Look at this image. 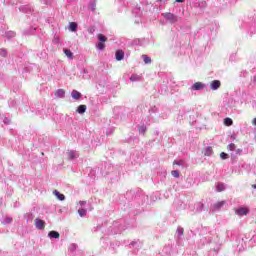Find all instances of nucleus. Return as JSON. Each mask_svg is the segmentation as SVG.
Masks as SVG:
<instances>
[{
    "instance_id": "obj_1",
    "label": "nucleus",
    "mask_w": 256,
    "mask_h": 256,
    "mask_svg": "<svg viewBox=\"0 0 256 256\" xmlns=\"http://www.w3.org/2000/svg\"><path fill=\"white\" fill-rule=\"evenodd\" d=\"M163 16L166 19V21L170 22L171 24L178 22V17L172 13H164Z\"/></svg>"
},
{
    "instance_id": "obj_2",
    "label": "nucleus",
    "mask_w": 256,
    "mask_h": 256,
    "mask_svg": "<svg viewBox=\"0 0 256 256\" xmlns=\"http://www.w3.org/2000/svg\"><path fill=\"white\" fill-rule=\"evenodd\" d=\"M34 225L36 229L43 230L46 227V222L39 218H36L34 221Z\"/></svg>"
},
{
    "instance_id": "obj_3",
    "label": "nucleus",
    "mask_w": 256,
    "mask_h": 256,
    "mask_svg": "<svg viewBox=\"0 0 256 256\" xmlns=\"http://www.w3.org/2000/svg\"><path fill=\"white\" fill-rule=\"evenodd\" d=\"M221 88V81L220 80H214L210 83V89L215 91Z\"/></svg>"
},
{
    "instance_id": "obj_4",
    "label": "nucleus",
    "mask_w": 256,
    "mask_h": 256,
    "mask_svg": "<svg viewBox=\"0 0 256 256\" xmlns=\"http://www.w3.org/2000/svg\"><path fill=\"white\" fill-rule=\"evenodd\" d=\"M249 213V209L246 207H240L235 211V214L238 216H246Z\"/></svg>"
},
{
    "instance_id": "obj_5",
    "label": "nucleus",
    "mask_w": 256,
    "mask_h": 256,
    "mask_svg": "<svg viewBox=\"0 0 256 256\" xmlns=\"http://www.w3.org/2000/svg\"><path fill=\"white\" fill-rule=\"evenodd\" d=\"M204 88H205V85L202 82H195L194 85H192L191 90L201 91Z\"/></svg>"
},
{
    "instance_id": "obj_6",
    "label": "nucleus",
    "mask_w": 256,
    "mask_h": 256,
    "mask_svg": "<svg viewBox=\"0 0 256 256\" xmlns=\"http://www.w3.org/2000/svg\"><path fill=\"white\" fill-rule=\"evenodd\" d=\"M124 56H125L124 51H122V50L116 51V60L117 61H122L124 59Z\"/></svg>"
},
{
    "instance_id": "obj_7",
    "label": "nucleus",
    "mask_w": 256,
    "mask_h": 256,
    "mask_svg": "<svg viewBox=\"0 0 256 256\" xmlns=\"http://www.w3.org/2000/svg\"><path fill=\"white\" fill-rule=\"evenodd\" d=\"M66 91L64 89H58L57 92H55V96L58 98H65Z\"/></svg>"
},
{
    "instance_id": "obj_8",
    "label": "nucleus",
    "mask_w": 256,
    "mask_h": 256,
    "mask_svg": "<svg viewBox=\"0 0 256 256\" xmlns=\"http://www.w3.org/2000/svg\"><path fill=\"white\" fill-rule=\"evenodd\" d=\"M53 194L58 198L59 201H65V195L58 192V190H54Z\"/></svg>"
},
{
    "instance_id": "obj_9",
    "label": "nucleus",
    "mask_w": 256,
    "mask_h": 256,
    "mask_svg": "<svg viewBox=\"0 0 256 256\" xmlns=\"http://www.w3.org/2000/svg\"><path fill=\"white\" fill-rule=\"evenodd\" d=\"M87 110V107L85 104H82V105H79L78 108H77V112L79 114H84Z\"/></svg>"
},
{
    "instance_id": "obj_10",
    "label": "nucleus",
    "mask_w": 256,
    "mask_h": 256,
    "mask_svg": "<svg viewBox=\"0 0 256 256\" xmlns=\"http://www.w3.org/2000/svg\"><path fill=\"white\" fill-rule=\"evenodd\" d=\"M82 97V94L80 92H78L77 90H73L72 91V98L73 99H80Z\"/></svg>"
},
{
    "instance_id": "obj_11",
    "label": "nucleus",
    "mask_w": 256,
    "mask_h": 256,
    "mask_svg": "<svg viewBox=\"0 0 256 256\" xmlns=\"http://www.w3.org/2000/svg\"><path fill=\"white\" fill-rule=\"evenodd\" d=\"M48 236L53 239H59V233L56 231H50Z\"/></svg>"
},
{
    "instance_id": "obj_12",
    "label": "nucleus",
    "mask_w": 256,
    "mask_h": 256,
    "mask_svg": "<svg viewBox=\"0 0 256 256\" xmlns=\"http://www.w3.org/2000/svg\"><path fill=\"white\" fill-rule=\"evenodd\" d=\"M224 189H225V186H224L223 183L219 182L218 184H216V190H217L219 193L223 192Z\"/></svg>"
},
{
    "instance_id": "obj_13",
    "label": "nucleus",
    "mask_w": 256,
    "mask_h": 256,
    "mask_svg": "<svg viewBox=\"0 0 256 256\" xmlns=\"http://www.w3.org/2000/svg\"><path fill=\"white\" fill-rule=\"evenodd\" d=\"M69 30L72 32H76L77 31V23H74V22L69 23Z\"/></svg>"
},
{
    "instance_id": "obj_14",
    "label": "nucleus",
    "mask_w": 256,
    "mask_h": 256,
    "mask_svg": "<svg viewBox=\"0 0 256 256\" xmlns=\"http://www.w3.org/2000/svg\"><path fill=\"white\" fill-rule=\"evenodd\" d=\"M224 125H225L226 127L232 126V125H233V120H232L231 118H225V119H224Z\"/></svg>"
},
{
    "instance_id": "obj_15",
    "label": "nucleus",
    "mask_w": 256,
    "mask_h": 256,
    "mask_svg": "<svg viewBox=\"0 0 256 256\" xmlns=\"http://www.w3.org/2000/svg\"><path fill=\"white\" fill-rule=\"evenodd\" d=\"M224 205H225V202H224V201H222V202H217V203L214 204V209L219 210V209H221Z\"/></svg>"
},
{
    "instance_id": "obj_16",
    "label": "nucleus",
    "mask_w": 256,
    "mask_h": 256,
    "mask_svg": "<svg viewBox=\"0 0 256 256\" xmlns=\"http://www.w3.org/2000/svg\"><path fill=\"white\" fill-rule=\"evenodd\" d=\"M98 41H99L100 43H105V42L107 41V38H106V36L103 35V34H98Z\"/></svg>"
},
{
    "instance_id": "obj_17",
    "label": "nucleus",
    "mask_w": 256,
    "mask_h": 256,
    "mask_svg": "<svg viewBox=\"0 0 256 256\" xmlns=\"http://www.w3.org/2000/svg\"><path fill=\"white\" fill-rule=\"evenodd\" d=\"M130 80H131V82L139 81V80H141V76H139V75H137V74H133V75L130 77Z\"/></svg>"
},
{
    "instance_id": "obj_18",
    "label": "nucleus",
    "mask_w": 256,
    "mask_h": 256,
    "mask_svg": "<svg viewBox=\"0 0 256 256\" xmlns=\"http://www.w3.org/2000/svg\"><path fill=\"white\" fill-rule=\"evenodd\" d=\"M64 54H65V56H67L69 59H72V58H73V53L71 52V50L64 49Z\"/></svg>"
},
{
    "instance_id": "obj_19",
    "label": "nucleus",
    "mask_w": 256,
    "mask_h": 256,
    "mask_svg": "<svg viewBox=\"0 0 256 256\" xmlns=\"http://www.w3.org/2000/svg\"><path fill=\"white\" fill-rule=\"evenodd\" d=\"M142 59H143V62H145V64L151 63V58L148 57L147 55H142Z\"/></svg>"
},
{
    "instance_id": "obj_20",
    "label": "nucleus",
    "mask_w": 256,
    "mask_h": 256,
    "mask_svg": "<svg viewBox=\"0 0 256 256\" xmlns=\"http://www.w3.org/2000/svg\"><path fill=\"white\" fill-rule=\"evenodd\" d=\"M78 214H79L80 217H84L87 214V210L79 209L78 210Z\"/></svg>"
},
{
    "instance_id": "obj_21",
    "label": "nucleus",
    "mask_w": 256,
    "mask_h": 256,
    "mask_svg": "<svg viewBox=\"0 0 256 256\" xmlns=\"http://www.w3.org/2000/svg\"><path fill=\"white\" fill-rule=\"evenodd\" d=\"M171 175H172V177H175V178H179L180 177V174H179L178 170H172L171 171Z\"/></svg>"
},
{
    "instance_id": "obj_22",
    "label": "nucleus",
    "mask_w": 256,
    "mask_h": 256,
    "mask_svg": "<svg viewBox=\"0 0 256 256\" xmlns=\"http://www.w3.org/2000/svg\"><path fill=\"white\" fill-rule=\"evenodd\" d=\"M138 131L140 132V134L145 135L146 127L144 125H142V126H140V128H138Z\"/></svg>"
},
{
    "instance_id": "obj_23",
    "label": "nucleus",
    "mask_w": 256,
    "mask_h": 256,
    "mask_svg": "<svg viewBox=\"0 0 256 256\" xmlns=\"http://www.w3.org/2000/svg\"><path fill=\"white\" fill-rule=\"evenodd\" d=\"M105 47H106V46H105V43H104V42H99L98 45H97V49H98V50H103V49H105Z\"/></svg>"
},
{
    "instance_id": "obj_24",
    "label": "nucleus",
    "mask_w": 256,
    "mask_h": 256,
    "mask_svg": "<svg viewBox=\"0 0 256 256\" xmlns=\"http://www.w3.org/2000/svg\"><path fill=\"white\" fill-rule=\"evenodd\" d=\"M220 158L223 159V160H226V159L229 158V155L227 153H225V152H221L220 153Z\"/></svg>"
},
{
    "instance_id": "obj_25",
    "label": "nucleus",
    "mask_w": 256,
    "mask_h": 256,
    "mask_svg": "<svg viewBox=\"0 0 256 256\" xmlns=\"http://www.w3.org/2000/svg\"><path fill=\"white\" fill-rule=\"evenodd\" d=\"M185 164V161L184 160H179V161H174L173 162V165H177V166H182Z\"/></svg>"
},
{
    "instance_id": "obj_26",
    "label": "nucleus",
    "mask_w": 256,
    "mask_h": 256,
    "mask_svg": "<svg viewBox=\"0 0 256 256\" xmlns=\"http://www.w3.org/2000/svg\"><path fill=\"white\" fill-rule=\"evenodd\" d=\"M89 10H91V11L96 10V2H92L91 4H89Z\"/></svg>"
},
{
    "instance_id": "obj_27",
    "label": "nucleus",
    "mask_w": 256,
    "mask_h": 256,
    "mask_svg": "<svg viewBox=\"0 0 256 256\" xmlns=\"http://www.w3.org/2000/svg\"><path fill=\"white\" fill-rule=\"evenodd\" d=\"M68 157L70 160L74 159L75 158V152L74 151H68Z\"/></svg>"
},
{
    "instance_id": "obj_28",
    "label": "nucleus",
    "mask_w": 256,
    "mask_h": 256,
    "mask_svg": "<svg viewBox=\"0 0 256 256\" xmlns=\"http://www.w3.org/2000/svg\"><path fill=\"white\" fill-rule=\"evenodd\" d=\"M228 149H229L230 151L236 150V144H229V145H228Z\"/></svg>"
},
{
    "instance_id": "obj_29",
    "label": "nucleus",
    "mask_w": 256,
    "mask_h": 256,
    "mask_svg": "<svg viewBox=\"0 0 256 256\" xmlns=\"http://www.w3.org/2000/svg\"><path fill=\"white\" fill-rule=\"evenodd\" d=\"M79 205H80V206H85V205H86V202H85V201H80V202H79Z\"/></svg>"
},
{
    "instance_id": "obj_30",
    "label": "nucleus",
    "mask_w": 256,
    "mask_h": 256,
    "mask_svg": "<svg viewBox=\"0 0 256 256\" xmlns=\"http://www.w3.org/2000/svg\"><path fill=\"white\" fill-rule=\"evenodd\" d=\"M89 32H91V33L95 32V28L92 27L91 30H89Z\"/></svg>"
},
{
    "instance_id": "obj_31",
    "label": "nucleus",
    "mask_w": 256,
    "mask_h": 256,
    "mask_svg": "<svg viewBox=\"0 0 256 256\" xmlns=\"http://www.w3.org/2000/svg\"><path fill=\"white\" fill-rule=\"evenodd\" d=\"M176 3H184V0H176Z\"/></svg>"
},
{
    "instance_id": "obj_32",
    "label": "nucleus",
    "mask_w": 256,
    "mask_h": 256,
    "mask_svg": "<svg viewBox=\"0 0 256 256\" xmlns=\"http://www.w3.org/2000/svg\"><path fill=\"white\" fill-rule=\"evenodd\" d=\"M253 125L256 126V117H255L254 120H253Z\"/></svg>"
},
{
    "instance_id": "obj_33",
    "label": "nucleus",
    "mask_w": 256,
    "mask_h": 256,
    "mask_svg": "<svg viewBox=\"0 0 256 256\" xmlns=\"http://www.w3.org/2000/svg\"><path fill=\"white\" fill-rule=\"evenodd\" d=\"M252 187H253L254 189H256V185H252Z\"/></svg>"
}]
</instances>
